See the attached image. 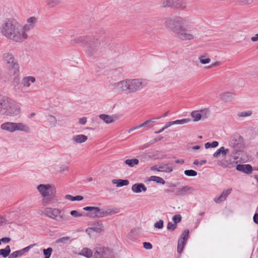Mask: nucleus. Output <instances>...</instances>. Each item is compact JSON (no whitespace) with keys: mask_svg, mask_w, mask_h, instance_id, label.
Wrapping results in <instances>:
<instances>
[{"mask_svg":"<svg viewBox=\"0 0 258 258\" xmlns=\"http://www.w3.org/2000/svg\"><path fill=\"white\" fill-rule=\"evenodd\" d=\"M190 121V119L188 118H183L182 119L176 120L175 121H172L173 125L174 124H183L187 123Z\"/></svg>","mask_w":258,"mask_h":258,"instance_id":"43","label":"nucleus"},{"mask_svg":"<svg viewBox=\"0 0 258 258\" xmlns=\"http://www.w3.org/2000/svg\"><path fill=\"white\" fill-rule=\"evenodd\" d=\"M132 190L135 193H140L142 191L146 192L147 189L143 183H137L132 185Z\"/></svg>","mask_w":258,"mask_h":258,"instance_id":"21","label":"nucleus"},{"mask_svg":"<svg viewBox=\"0 0 258 258\" xmlns=\"http://www.w3.org/2000/svg\"><path fill=\"white\" fill-rule=\"evenodd\" d=\"M251 40L252 42H255L258 41V33L255 34L254 36L251 38Z\"/></svg>","mask_w":258,"mask_h":258,"instance_id":"64","label":"nucleus"},{"mask_svg":"<svg viewBox=\"0 0 258 258\" xmlns=\"http://www.w3.org/2000/svg\"><path fill=\"white\" fill-rule=\"evenodd\" d=\"M110 253L108 248L104 247H98L95 249L93 254V258H106L108 257Z\"/></svg>","mask_w":258,"mask_h":258,"instance_id":"12","label":"nucleus"},{"mask_svg":"<svg viewBox=\"0 0 258 258\" xmlns=\"http://www.w3.org/2000/svg\"><path fill=\"white\" fill-rule=\"evenodd\" d=\"M36 79L34 77L32 76L26 77L23 78L20 84L24 87H29L31 85V83H34Z\"/></svg>","mask_w":258,"mask_h":258,"instance_id":"24","label":"nucleus"},{"mask_svg":"<svg viewBox=\"0 0 258 258\" xmlns=\"http://www.w3.org/2000/svg\"><path fill=\"white\" fill-rule=\"evenodd\" d=\"M195 24V18L190 15L168 17L164 19L165 27L175 33L182 41H190L197 38L194 32L196 29Z\"/></svg>","mask_w":258,"mask_h":258,"instance_id":"1","label":"nucleus"},{"mask_svg":"<svg viewBox=\"0 0 258 258\" xmlns=\"http://www.w3.org/2000/svg\"><path fill=\"white\" fill-rule=\"evenodd\" d=\"M232 191V188H228L223 190L221 194L218 197H215L214 201L216 203H220L225 201L228 196L230 194Z\"/></svg>","mask_w":258,"mask_h":258,"instance_id":"17","label":"nucleus"},{"mask_svg":"<svg viewBox=\"0 0 258 258\" xmlns=\"http://www.w3.org/2000/svg\"><path fill=\"white\" fill-rule=\"evenodd\" d=\"M109 213L108 212V209H100V213L99 215H98V217L99 218H102L103 217L109 216Z\"/></svg>","mask_w":258,"mask_h":258,"instance_id":"48","label":"nucleus"},{"mask_svg":"<svg viewBox=\"0 0 258 258\" xmlns=\"http://www.w3.org/2000/svg\"><path fill=\"white\" fill-rule=\"evenodd\" d=\"M199 59L200 63L203 64L209 63L211 61V59L210 58L206 57L204 55L199 56Z\"/></svg>","mask_w":258,"mask_h":258,"instance_id":"41","label":"nucleus"},{"mask_svg":"<svg viewBox=\"0 0 258 258\" xmlns=\"http://www.w3.org/2000/svg\"><path fill=\"white\" fill-rule=\"evenodd\" d=\"M188 234H189V230L188 229L184 230L183 233L181 235V237L179 238V239H184L185 240V242H186V240H187V238L188 237Z\"/></svg>","mask_w":258,"mask_h":258,"instance_id":"51","label":"nucleus"},{"mask_svg":"<svg viewBox=\"0 0 258 258\" xmlns=\"http://www.w3.org/2000/svg\"><path fill=\"white\" fill-rule=\"evenodd\" d=\"M149 180H152L156 182L157 183L165 184V180L161 177L156 176H151L150 177Z\"/></svg>","mask_w":258,"mask_h":258,"instance_id":"39","label":"nucleus"},{"mask_svg":"<svg viewBox=\"0 0 258 258\" xmlns=\"http://www.w3.org/2000/svg\"><path fill=\"white\" fill-rule=\"evenodd\" d=\"M87 122V118L85 117H83L81 118L79 120V123L81 124H85Z\"/></svg>","mask_w":258,"mask_h":258,"instance_id":"57","label":"nucleus"},{"mask_svg":"<svg viewBox=\"0 0 258 258\" xmlns=\"http://www.w3.org/2000/svg\"><path fill=\"white\" fill-rule=\"evenodd\" d=\"M237 170L249 174L252 172V168L249 164H238L236 166Z\"/></svg>","mask_w":258,"mask_h":258,"instance_id":"19","label":"nucleus"},{"mask_svg":"<svg viewBox=\"0 0 258 258\" xmlns=\"http://www.w3.org/2000/svg\"><path fill=\"white\" fill-rule=\"evenodd\" d=\"M70 240V237L68 236L62 237L56 239L53 242V245H56L57 244H60V246H61L62 245L66 243Z\"/></svg>","mask_w":258,"mask_h":258,"instance_id":"32","label":"nucleus"},{"mask_svg":"<svg viewBox=\"0 0 258 258\" xmlns=\"http://www.w3.org/2000/svg\"><path fill=\"white\" fill-rule=\"evenodd\" d=\"M143 246L146 249H151L152 248V245L150 242H144Z\"/></svg>","mask_w":258,"mask_h":258,"instance_id":"55","label":"nucleus"},{"mask_svg":"<svg viewBox=\"0 0 258 258\" xmlns=\"http://www.w3.org/2000/svg\"><path fill=\"white\" fill-rule=\"evenodd\" d=\"M253 222L255 224H258V213L254 214V215L253 217Z\"/></svg>","mask_w":258,"mask_h":258,"instance_id":"58","label":"nucleus"},{"mask_svg":"<svg viewBox=\"0 0 258 258\" xmlns=\"http://www.w3.org/2000/svg\"><path fill=\"white\" fill-rule=\"evenodd\" d=\"M46 120L48 123V125L51 127H56L57 124V120L56 118L51 114L46 116Z\"/></svg>","mask_w":258,"mask_h":258,"instance_id":"26","label":"nucleus"},{"mask_svg":"<svg viewBox=\"0 0 258 258\" xmlns=\"http://www.w3.org/2000/svg\"><path fill=\"white\" fill-rule=\"evenodd\" d=\"M6 220L5 218L4 217L0 216V225H3L4 223H5Z\"/></svg>","mask_w":258,"mask_h":258,"instance_id":"63","label":"nucleus"},{"mask_svg":"<svg viewBox=\"0 0 258 258\" xmlns=\"http://www.w3.org/2000/svg\"><path fill=\"white\" fill-rule=\"evenodd\" d=\"M6 220L5 218L4 217L0 216V225H3L4 223H5Z\"/></svg>","mask_w":258,"mask_h":258,"instance_id":"62","label":"nucleus"},{"mask_svg":"<svg viewBox=\"0 0 258 258\" xmlns=\"http://www.w3.org/2000/svg\"><path fill=\"white\" fill-rule=\"evenodd\" d=\"M3 59L9 73L15 74L16 73V59L14 55L10 52L5 53L3 55Z\"/></svg>","mask_w":258,"mask_h":258,"instance_id":"8","label":"nucleus"},{"mask_svg":"<svg viewBox=\"0 0 258 258\" xmlns=\"http://www.w3.org/2000/svg\"><path fill=\"white\" fill-rule=\"evenodd\" d=\"M108 212L109 213V215H112L113 214H117L120 212V209L116 207H114L112 208L108 209Z\"/></svg>","mask_w":258,"mask_h":258,"instance_id":"50","label":"nucleus"},{"mask_svg":"<svg viewBox=\"0 0 258 258\" xmlns=\"http://www.w3.org/2000/svg\"><path fill=\"white\" fill-rule=\"evenodd\" d=\"M191 116L193 118L194 121H198L201 118V115H200V112L199 110L193 111L191 112Z\"/></svg>","mask_w":258,"mask_h":258,"instance_id":"36","label":"nucleus"},{"mask_svg":"<svg viewBox=\"0 0 258 258\" xmlns=\"http://www.w3.org/2000/svg\"><path fill=\"white\" fill-rule=\"evenodd\" d=\"M184 173L187 176H196L197 175V171L191 169L185 170Z\"/></svg>","mask_w":258,"mask_h":258,"instance_id":"47","label":"nucleus"},{"mask_svg":"<svg viewBox=\"0 0 258 258\" xmlns=\"http://www.w3.org/2000/svg\"><path fill=\"white\" fill-rule=\"evenodd\" d=\"M0 241H2V242L8 243L10 241V238L8 237H4L1 238Z\"/></svg>","mask_w":258,"mask_h":258,"instance_id":"60","label":"nucleus"},{"mask_svg":"<svg viewBox=\"0 0 258 258\" xmlns=\"http://www.w3.org/2000/svg\"><path fill=\"white\" fill-rule=\"evenodd\" d=\"M52 248L51 247H48L46 249H44L43 250V254L44 255V258H50L52 252Z\"/></svg>","mask_w":258,"mask_h":258,"instance_id":"44","label":"nucleus"},{"mask_svg":"<svg viewBox=\"0 0 258 258\" xmlns=\"http://www.w3.org/2000/svg\"><path fill=\"white\" fill-rule=\"evenodd\" d=\"M0 31L6 38L15 40L16 37V21L13 18L4 20L0 27Z\"/></svg>","mask_w":258,"mask_h":258,"instance_id":"4","label":"nucleus"},{"mask_svg":"<svg viewBox=\"0 0 258 258\" xmlns=\"http://www.w3.org/2000/svg\"><path fill=\"white\" fill-rule=\"evenodd\" d=\"M17 131L28 133L30 132V128L28 125L23 123H17Z\"/></svg>","mask_w":258,"mask_h":258,"instance_id":"31","label":"nucleus"},{"mask_svg":"<svg viewBox=\"0 0 258 258\" xmlns=\"http://www.w3.org/2000/svg\"><path fill=\"white\" fill-rule=\"evenodd\" d=\"M65 199L70 200L71 201H82L83 199V197L80 195H78L75 197H73L70 195H67L64 197Z\"/></svg>","mask_w":258,"mask_h":258,"instance_id":"35","label":"nucleus"},{"mask_svg":"<svg viewBox=\"0 0 258 258\" xmlns=\"http://www.w3.org/2000/svg\"><path fill=\"white\" fill-rule=\"evenodd\" d=\"M221 64V62L220 61H216L213 63H212L210 66L208 67L209 69L213 68V67H216L218 66H219Z\"/></svg>","mask_w":258,"mask_h":258,"instance_id":"56","label":"nucleus"},{"mask_svg":"<svg viewBox=\"0 0 258 258\" xmlns=\"http://www.w3.org/2000/svg\"><path fill=\"white\" fill-rule=\"evenodd\" d=\"M220 98L225 102H230L234 99V94L230 92H223L220 94Z\"/></svg>","mask_w":258,"mask_h":258,"instance_id":"23","label":"nucleus"},{"mask_svg":"<svg viewBox=\"0 0 258 258\" xmlns=\"http://www.w3.org/2000/svg\"><path fill=\"white\" fill-rule=\"evenodd\" d=\"M104 231V226L101 221L97 222L94 223L92 227H89L86 229V232L90 235L92 231L97 233H101Z\"/></svg>","mask_w":258,"mask_h":258,"instance_id":"14","label":"nucleus"},{"mask_svg":"<svg viewBox=\"0 0 258 258\" xmlns=\"http://www.w3.org/2000/svg\"><path fill=\"white\" fill-rule=\"evenodd\" d=\"M99 117L106 124L112 123L118 119V117L115 114L110 115L105 114H101L99 115Z\"/></svg>","mask_w":258,"mask_h":258,"instance_id":"16","label":"nucleus"},{"mask_svg":"<svg viewBox=\"0 0 258 258\" xmlns=\"http://www.w3.org/2000/svg\"><path fill=\"white\" fill-rule=\"evenodd\" d=\"M139 163V161L137 159H126L125 161V163L132 167L136 165H138Z\"/></svg>","mask_w":258,"mask_h":258,"instance_id":"37","label":"nucleus"},{"mask_svg":"<svg viewBox=\"0 0 258 258\" xmlns=\"http://www.w3.org/2000/svg\"><path fill=\"white\" fill-rule=\"evenodd\" d=\"M37 22V18L35 17H31L27 20V24H25L23 26L24 29L29 31L32 30Z\"/></svg>","mask_w":258,"mask_h":258,"instance_id":"20","label":"nucleus"},{"mask_svg":"<svg viewBox=\"0 0 258 258\" xmlns=\"http://www.w3.org/2000/svg\"><path fill=\"white\" fill-rule=\"evenodd\" d=\"M70 214L75 217H80L83 216L81 213H80L78 211L76 210H73L71 212Z\"/></svg>","mask_w":258,"mask_h":258,"instance_id":"54","label":"nucleus"},{"mask_svg":"<svg viewBox=\"0 0 258 258\" xmlns=\"http://www.w3.org/2000/svg\"><path fill=\"white\" fill-rule=\"evenodd\" d=\"M112 183L116 184L117 187H121L123 186H126L129 184V181L126 179H112Z\"/></svg>","mask_w":258,"mask_h":258,"instance_id":"29","label":"nucleus"},{"mask_svg":"<svg viewBox=\"0 0 258 258\" xmlns=\"http://www.w3.org/2000/svg\"><path fill=\"white\" fill-rule=\"evenodd\" d=\"M211 143V148H215L216 147H217L218 146V142L217 141H213V142L212 143Z\"/></svg>","mask_w":258,"mask_h":258,"instance_id":"61","label":"nucleus"},{"mask_svg":"<svg viewBox=\"0 0 258 258\" xmlns=\"http://www.w3.org/2000/svg\"><path fill=\"white\" fill-rule=\"evenodd\" d=\"M194 191L195 189L192 187L186 185L177 188L175 195L177 196H184L187 194H192Z\"/></svg>","mask_w":258,"mask_h":258,"instance_id":"15","label":"nucleus"},{"mask_svg":"<svg viewBox=\"0 0 258 258\" xmlns=\"http://www.w3.org/2000/svg\"><path fill=\"white\" fill-rule=\"evenodd\" d=\"M83 210L87 211L90 212L91 216L93 218H99L98 215L100 213V208L95 207H86L83 208Z\"/></svg>","mask_w":258,"mask_h":258,"instance_id":"22","label":"nucleus"},{"mask_svg":"<svg viewBox=\"0 0 258 258\" xmlns=\"http://www.w3.org/2000/svg\"><path fill=\"white\" fill-rule=\"evenodd\" d=\"M37 189L42 197V202L44 206L53 203L56 189L53 185L40 184L37 186Z\"/></svg>","mask_w":258,"mask_h":258,"instance_id":"3","label":"nucleus"},{"mask_svg":"<svg viewBox=\"0 0 258 258\" xmlns=\"http://www.w3.org/2000/svg\"><path fill=\"white\" fill-rule=\"evenodd\" d=\"M172 125H173L172 121L167 122L166 123L165 125L163 126V129L165 130V129L168 128L169 127H170V126H171Z\"/></svg>","mask_w":258,"mask_h":258,"instance_id":"59","label":"nucleus"},{"mask_svg":"<svg viewBox=\"0 0 258 258\" xmlns=\"http://www.w3.org/2000/svg\"><path fill=\"white\" fill-rule=\"evenodd\" d=\"M11 252V248L9 245H7L5 248L0 249V255L3 257H7Z\"/></svg>","mask_w":258,"mask_h":258,"instance_id":"34","label":"nucleus"},{"mask_svg":"<svg viewBox=\"0 0 258 258\" xmlns=\"http://www.w3.org/2000/svg\"><path fill=\"white\" fill-rule=\"evenodd\" d=\"M229 149H225L224 147H222L213 154V157L218 158L221 155L222 157H225L227 154L229 152Z\"/></svg>","mask_w":258,"mask_h":258,"instance_id":"25","label":"nucleus"},{"mask_svg":"<svg viewBox=\"0 0 258 258\" xmlns=\"http://www.w3.org/2000/svg\"><path fill=\"white\" fill-rule=\"evenodd\" d=\"M16 111V103L12 98L0 95V114L12 116Z\"/></svg>","mask_w":258,"mask_h":258,"instance_id":"5","label":"nucleus"},{"mask_svg":"<svg viewBox=\"0 0 258 258\" xmlns=\"http://www.w3.org/2000/svg\"><path fill=\"white\" fill-rule=\"evenodd\" d=\"M1 128L3 130L13 133L16 131V123L6 122L1 124Z\"/></svg>","mask_w":258,"mask_h":258,"instance_id":"18","label":"nucleus"},{"mask_svg":"<svg viewBox=\"0 0 258 258\" xmlns=\"http://www.w3.org/2000/svg\"><path fill=\"white\" fill-rule=\"evenodd\" d=\"M186 242L184 239H179L178 240V245H177V251L179 253H181L182 251L183 248L184 247V245L185 244Z\"/></svg>","mask_w":258,"mask_h":258,"instance_id":"38","label":"nucleus"},{"mask_svg":"<svg viewBox=\"0 0 258 258\" xmlns=\"http://www.w3.org/2000/svg\"><path fill=\"white\" fill-rule=\"evenodd\" d=\"M79 254L84 256L87 258H91V257H93L92 250L90 248L87 247L83 248L79 252Z\"/></svg>","mask_w":258,"mask_h":258,"instance_id":"28","label":"nucleus"},{"mask_svg":"<svg viewBox=\"0 0 258 258\" xmlns=\"http://www.w3.org/2000/svg\"><path fill=\"white\" fill-rule=\"evenodd\" d=\"M41 215H44L58 222H63L69 220V216L63 210L56 208L46 207L42 212Z\"/></svg>","mask_w":258,"mask_h":258,"instance_id":"6","label":"nucleus"},{"mask_svg":"<svg viewBox=\"0 0 258 258\" xmlns=\"http://www.w3.org/2000/svg\"><path fill=\"white\" fill-rule=\"evenodd\" d=\"M111 90L115 92L130 93L128 79L120 81L110 85Z\"/></svg>","mask_w":258,"mask_h":258,"instance_id":"10","label":"nucleus"},{"mask_svg":"<svg viewBox=\"0 0 258 258\" xmlns=\"http://www.w3.org/2000/svg\"><path fill=\"white\" fill-rule=\"evenodd\" d=\"M34 245V244H31L27 247H26L23 248L22 249L17 250V256L22 255L24 254V253L27 252L29 250L30 248H31L32 246H33Z\"/></svg>","mask_w":258,"mask_h":258,"instance_id":"42","label":"nucleus"},{"mask_svg":"<svg viewBox=\"0 0 258 258\" xmlns=\"http://www.w3.org/2000/svg\"><path fill=\"white\" fill-rule=\"evenodd\" d=\"M172 220L175 224L180 222L181 220V216L180 215H175L172 218Z\"/></svg>","mask_w":258,"mask_h":258,"instance_id":"53","label":"nucleus"},{"mask_svg":"<svg viewBox=\"0 0 258 258\" xmlns=\"http://www.w3.org/2000/svg\"><path fill=\"white\" fill-rule=\"evenodd\" d=\"M88 140L87 136L84 135L74 136L72 140L76 143L81 144L85 142Z\"/></svg>","mask_w":258,"mask_h":258,"instance_id":"27","label":"nucleus"},{"mask_svg":"<svg viewBox=\"0 0 258 258\" xmlns=\"http://www.w3.org/2000/svg\"><path fill=\"white\" fill-rule=\"evenodd\" d=\"M130 93L136 92L145 87L147 83L142 79H128Z\"/></svg>","mask_w":258,"mask_h":258,"instance_id":"11","label":"nucleus"},{"mask_svg":"<svg viewBox=\"0 0 258 258\" xmlns=\"http://www.w3.org/2000/svg\"><path fill=\"white\" fill-rule=\"evenodd\" d=\"M159 172H171L173 171V167L168 164H162L159 165Z\"/></svg>","mask_w":258,"mask_h":258,"instance_id":"33","label":"nucleus"},{"mask_svg":"<svg viewBox=\"0 0 258 258\" xmlns=\"http://www.w3.org/2000/svg\"><path fill=\"white\" fill-rule=\"evenodd\" d=\"M242 138L238 134H234L231 137L229 142V146L231 148V152L230 156L233 157L234 159H236L237 157L235 155L237 154L239 151V147L242 142Z\"/></svg>","mask_w":258,"mask_h":258,"instance_id":"9","label":"nucleus"},{"mask_svg":"<svg viewBox=\"0 0 258 258\" xmlns=\"http://www.w3.org/2000/svg\"><path fill=\"white\" fill-rule=\"evenodd\" d=\"M29 30L24 29L23 26L17 29V42H23L28 38V34L27 33Z\"/></svg>","mask_w":258,"mask_h":258,"instance_id":"13","label":"nucleus"},{"mask_svg":"<svg viewBox=\"0 0 258 258\" xmlns=\"http://www.w3.org/2000/svg\"><path fill=\"white\" fill-rule=\"evenodd\" d=\"M62 0H45L47 6L49 8H53L61 3Z\"/></svg>","mask_w":258,"mask_h":258,"instance_id":"30","label":"nucleus"},{"mask_svg":"<svg viewBox=\"0 0 258 258\" xmlns=\"http://www.w3.org/2000/svg\"><path fill=\"white\" fill-rule=\"evenodd\" d=\"M177 224L169 222L167 224V229L170 231H173L177 228Z\"/></svg>","mask_w":258,"mask_h":258,"instance_id":"49","label":"nucleus"},{"mask_svg":"<svg viewBox=\"0 0 258 258\" xmlns=\"http://www.w3.org/2000/svg\"><path fill=\"white\" fill-rule=\"evenodd\" d=\"M163 221L162 220H160L158 221L155 223L154 227L156 228L162 229L163 227Z\"/></svg>","mask_w":258,"mask_h":258,"instance_id":"52","label":"nucleus"},{"mask_svg":"<svg viewBox=\"0 0 258 258\" xmlns=\"http://www.w3.org/2000/svg\"><path fill=\"white\" fill-rule=\"evenodd\" d=\"M53 169L59 172H62L64 171L68 170V167L64 166H59L57 165H53Z\"/></svg>","mask_w":258,"mask_h":258,"instance_id":"45","label":"nucleus"},{"mask_svg":"<svg viewBox=\"0 0 258 258\" xmlns=\"http://www.w3.org/2000/svg\"><path fill=\"white\" fill-rule=\"evenodd\" d=\"M199 111L200 112V115H201V118L203 120L207 118L210 114V111L208 109H204Z\"/></svg>","mask_w":258,"mask_h":258,"instance_id":"40","label":"nucleus"},{"mask_svg":"<svg viewBox=\"0 0 258 258\" xmlns=\"http://www.w3.org/2000/svg\"><path fill=\"white\" fill-rule=\"evenodd\" d=\"M74 41L80 43L82 46H86V53L88 56H96L99 53L101 48V42L94 36H80L75 38Z\"/></svg>","mask_w":258,"mask_h":258,"instance_id":"2","label":"nucleus"},{"mask_svg":"<svg viewBox=\"0 0 258 258\" xmlns=\"http://www.w3.org/2000/svg\"><path fill=\"white\" fill-rule=\"evenodd\" d=\"M252 114L251 110H248L246 111H242L238 113V116L241 117H244L250 116Z\"/></svg>","mask_w":258,"mask_h":258,"instance_id":"46","label":"nucleus"},{"mask_svg":"<svg viewBox=\"0 0 258 258\" xmlns=\"http://www.w3.org/2000/svg\"><path fill=\"white\" fill-rule=\"evenodd\" d=\"M159 5L161 8H173L180 11L187 9V3L185 0H160Z\"/></svg>","mask_w":258,"mask_h":258,"instance_id":"7","label":"nucleus"}]
</instances>
